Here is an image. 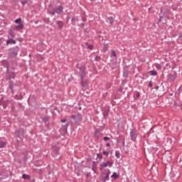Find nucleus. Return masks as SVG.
I'll return each mask as SVG.
<instances>
[{
    "mask_svg": "<svg viewBox=\"0 0 182 182\" xmlns=\"http://www.w3.org/2000/svg\"><path fill=\"white\" fill-rule=\"evenodd\" d=\"M7 75L9 76V79H15L16 75L14 73L9 71V69L7 68Z\"/></svg>",
    "mask_w": 182,
    "mask_h": 182,
    "instance_id": "nucleus-8",
    "label": "nucleus"
},
{
    "mask_svg": "<svg viewBox=\"0 0 182 182\" xmlns=\"http://www.w3.org/2000/svg\"><path fill=\"white\" fill-rule=\"evenodd\" d=\"M124 76L125 77H127V73H124Z\"/></svg>",
    "mask_w": 182,
    "mask_h": 182,
    "instance_id": "nucleus-43",
    "label": "nucleus"
},
{
    "mask_svg": "<svg viewBox=\"0 0 182 182\" xmlns=\"http://www.w3.org/2000/svg\"><path fill=\"white\" fill-rule=\"evenodd\" d=\"M72 119H73L75 120V123H77V122H80V120H82L81 117L77 118V116H76V115H73Z\"/></svg>",
    "mask_w": 182,
    "mask_h": 182,
    "instance_id": "nucleus-14",
    "label": "nucleus"
},
{
    "mask_svg": "<svg viewBox=\"0 0 182 182\" xmlns=\"http://www.w3.org/2000/svg\"><path fill=\"white\" fill-rule=\"evenodd\" d=\"M22 5H26V4H27L26 1H21Z\"/></svg>",
    "mask_w": 182,
    "mask_h": 182,
    "instance_id": "nucleus-36",
    "label": "nucleus"
},
{
    "mask_svg": "<svg viewBox=\"0 0 182 182\" xmlns=\"http://www.w3.org/2000/svg\"><path fill=\"white\" fill-rule=\"evenodd\" d=\"M80 76L81 79V85L82 86V87H85V81L83 80V79L86 77V73H82L80 74Z\"/></svg>",
    "mask_w": 182,
    "mask_h": 182,
    "instance_id": "nucleus-5",
    "label": "nucleus"
},
{
    "mask_svg": "<svg viewBox=\"0 0 182 182\" xmlns=\"http://www.w3.org/2000/svg\"><path fill=\"white\" fill-rule=\"evenodd\" d=\"M11 43H13V45H16V41L14 40L12 38H9V39L6 41V45L8 46L11 45Z\"/></svg>",
    "mask_w": 182,
    "mask_h": 182,
    "instance_id": "nucleus-7",
    "label": "nucleus"
},
{
    "mask_svg": "<svg viewBox=\"0 0 182 182\" xmlns=\"http://www.w3.org/2000/svg\"><path fill=\"white\" fill-rule=\"evenodd\" d=\"M149 73L151 76H157V71L156 70H151Z\"/></svg>",
    "mask_w": 182,
    "mask_h": 182,
    "instance_id": "nucleus-20",
    "label": "nucleus"
},
{
    "mask_svg": "<svg viewBox=\"0 0 182 182\" xmlns=\"http://www.w3.org/2000/svg\"><path fill=\"white\" fill-rule=\"evenodd\" d=\"M88 49H90V50L93 49V45H89Z\"/></svg>",
    "mask_w": 182,
    "mask_h": 182,
    "instance_id": "nucleus-34",
    "label": "nucleus"
},
{
    "mask_svg": "<svg viewBox=\"0 0 182 182\" xmlns=\"http://www.w3.org/2000/svg\"><path fill=\"white\" fill-rule=\"evenodd\" d=\"M9 34L11 36V38H15V36H16V34L14 33V31L12 29L9 30Z\"/></svg>",
    "mask_w": 182,
    "mask_h": 182,
    "instance_id": "nucleus-15",
    "label": "nucleus"
},
{
    "mask_svg": "<svg viewBox=\"0 0 182 182\" xmlns=\"http://www.w3.org/2000/svg\"><path fill=\"white\" fill-rule=\"evenodd\" d=\"M22 178H23V180H29V178H31V176L24 173L22 176Z\"/></svg>",
    "mask_w": 182,
    "mask_h": 182,
    "instance_id": "nucleus-22",
    "label": "nucleus"
},
{
    "mask_svg": "<svg viewBox=\"0 0 182 182\" xmlns=\"http://www.w3.org/2000/svg\"><path fill=\"white\" fill-rule=\"evenodd\" d=\"M136 99H139V97H140V93L139 92H137L136 94Z\"/></svg>",
    "mask_w": 182,
    "mask_h": 182,
    "instance_id": "nucleus-35",
    "label": "nucleus"
},
{
    "mask_svg": "<svg viewBox=\"0 0 182 182\" xmlns=\"http://www.w3.org/2000/svg\"><path fill=\"white\" fill-rule=\"evenodd\" d=\"M42 120L44 121L45 123H48V122H49V117L48 116L43 117L42 118Z\"/></svg>",
    "mask_w": 182,
    "mask_h": 182,
    "instance_id": "nucleus-23",
    "label": "nucleus"
},
{
    "mask_svg": "<svg viewBox=\"0 0 182 182\" xmlns=\"http://www.w3.org/2000/svg\"><path fill=\"white\" fill-rule=\"evenodd\" d=\"M106 146L107 147H110V142L107 143Z\"/></svg>",
    "mask_w": 182,
    "mask_h": 182,
    "instance_id": "nucleus-39",
    "label": "nucleus"
},
{
    "mask_svg": "<svg viewBox=\"0 0 182 182\" xmlns=\"http://www.w3.org/2000/svg\"><path fill=\"white\" fill-rule=\"evenodd\" d=\"M105 117L107 116V114H105Z\"/></svg>",
    "mask_w": 182,
    "mask_h": 182,
    "instance_id": "nucleus-44",
    "label": "nucleus"
},
{
    "mask_svg": "<svg viewBox=\"0 0 182 182\" xmlns=\"http://www.w3.org/2000/svg\"><path fill=\"white\" fill-rule=\"evenodd\" d=\"M23 29V24H18V26H14L13 27V31H22Z\"/></svg>",
    "mask_w": 182,
    "mask_h": 182,
    "instance_id": "nucleus-6",
    "label": "nucleus"
},
{
    "mask_svg": "<svg viewBox=\"0 0 182 182\" xmlns=\"http://www.w3.org/2000/svg\"><path fill=\"white\" fill-rule=\"evenodd\" d=\"M102 154H104V156H109V151H104L103 152H102Z\"/></svg>",
    "mask_w": 182,
    "mask_h": 182,
    "instance_id": "nucleus-29",
    "label": "nucleus"
},
{
    "mask_svg": "<svg viewBox=\"0 0 182 182\" xmlns=\"http://www.w3.org/2000/svg\"><path fill=\"white\" fill-rule=\"evenodd\" d=\"M96 168H97L96 164H93L92 166V170L94 173L96 172Z\"/></svg>",
    "mask_w": 182,
    "mask_h": 182,
    "instance_id": "nucleus-28",
    "label": "nucleus"
},
{
    "mask_svg": "<svg viewBox=\"0 0 182 182\" xmlns=\"http://www.w3.org/2000/svg\"><path fill=\"white\" fill-rule=\"evenodd\" d=\"M176 77H177V76L176 75H171L170 74L168 75V78L170 79V80H171L172 82L176 80Z\"/></svg>",
    "mask_w": 182,
    "mask_h": 182,
    "instance_id": "nucleus-16",
    "label": "nucleus"
},
{
    "mask_svg": "<svg viewBox=\"0 0 182 182\" xmlns=\"http://www.w3.org/2000/svg\"><path fill=\"white\" fill-rule=\"evenodd\" d=\"M16 134H21V136H23V130L16 131Z\"/></svg>",
    "mask_w": 182,
    "mask_h": 182,
    "instance_id": "nucleus-25",
    "label": "nucleus"
},
{
    "mask_svg": "<svg viewBox=\"0 0 182 182\" xmlns=\"http://www.w3.org/2000/svg\"><path fill=\"white\" fill-rule=\"evenodd\" d=\"M109 140H110V137H108V136H105L104 137V141H109Z\"/></svg>",
    "mask_w": 182,
    "mask_h": 182,
    "instance_id": "nucleus-30",
    "label": "nucleus"
},
{
    "mask_svg": "<svg viewBox=\"0 0 182 182\" xmlns=\"http://www.w3.org/2000/svg\"><path fill=\"white\" fill-rule=\"evenodd\" d=\"M18 55V53L16 51H11L9 53V56H11V58H15V56H16Z\"/></svg>",
    "mask_w": 182,
    "mask_h": 182,
    "instance_id": "nucleus-17",
    "label": "nucleus"
},
{
    "mask_svg": "<svg viewBox=\"0 0 182 182\" xmlns=\"http://www.w3.org/2000/svg\"><path fill=\"white\" fill-rule=\"evenodd\" d=\"M56 25H57V27L58 28V29L62 30V29H63V26L65 24L63 23V21H56Z\"/></svg>",
    "mask_w": 182,
    "mask_h": 182,
    "instance_id": "nucleus-9",
    "label": "nucleus"
},
{
    "mask_svg": "<svg viewBox=\"0 0 182 182\" xmlns=\"http://www.w3.org/2000/svg\"><path fill=\"white\" fill-rule=\"evenodd\" d=\"M6 147V142L2 139H0V149H4Z\"/></svg>",
    "mask_w": 182,
    "mask_h": 182,
    "instance_id": "nucleus-11",
    "label": "nucleus"
},
{
    "mask_svg": "<svg viewBox=\"0 0 182 182\" xmlns=\"http://www.w3.org/2000/svg\"><path fill=\"white\" fill-rule=\"evenodd\" d=\"M95 59L97 62H99V60H100V56L97 55Z\"/></svg>",
    "mask_w": 182,
    "mask_h": 182,
    "instance_id": "nucleus-31",
    "label": "nucleus"
},
{
    "mask_svg": "<svg viewBox=\"0 0 182 182\" xmlns=\"http://www.w3.org/2000/svg\"><path fill=\"white\" fill-rule=\"evenodd\" d=\"M155 66L158 70H161V65L156 64Z\"/></svg>",
    "mask_w": 182,
    "mask_h": 182,
    "instance_id": "nucleus-27",
    "label": "nucleus"
},
{
    "mask_svg": "<svg viewBox=\"0 0 182 182\" xmlns=\"http://www.w3.org/2000/svg\"><path fill=\"white\" fill-rule=\"evenodd\" d=\"M159 87H160L159 86L156 85V86L155 87L156 90H159Z\"/></svg>",
    "mask_w": 182,
    "mask_h": 182,
    "instance_id": "nucleus-40",
    "label": "nucleus"
},
{
    "mask_svg": "<svg viewBox=\"0 0 182 182\" xmlns=\"http://www.w3.org/2000/svg\"><path fill=\"white\" fill-rule=\"evenodd\" d=\"M97 156L99 159H102L103 157V155H102V154H97Z\"/></svg>",
    "mask_w": 182,
    "mask_h": 182,
    "instance_id": "nucleus-32",
    "label": "nucleus"
},
{
    "mask_svg": "<svg viewBox=\"0 0 182 182\" xmlns=\"http://www.w3.org/2000/svg\"><path fill=\"white\" fill-rule=\"evenodd\" d=\"M48 14L53 16L55 15V14H57L58 15H62V14H63V6L60 5L52 11L48 10Z\"/></svg>",
    "mask_w": 182,
    "mask_h": 182,
    "instance_id": "nucleus-1",
    "label": "nucleus"
},
{
    "mask_svg": "<svg viewBox=\"0 0 182 182\" xmlns=\"http://www.w3.org/2000/svg\"><path fill=\"white\" fill-rule=\"evenodd\" d=\"M113 166V163L110 161H107L106 162H102L100 165V171H103V168H106V167H112Z\"/></svg>",
    "mask_w": 182,
    "mask_h": 182,
    "instance_id": "nucleus-4",
    "label": "nucleus"
},
{
    "mask_svg": "<svg viewBox=\"0 0 182 182\" xmlns=\"http://www.w3.org/2000/svg\"><path fill=\"white\" fill-rule=\"evenodd\" d=\"M106 22H107V23H109L110 25H113V23H114V18L108 17L106 18Z\"/></svg>",
    "mask_w": 182,
    "mask_h": 182,
    "instance_id": "nucleus-10",
    "label": "nucleus"
},
{
    "mask_svg": "<svg viewBox=\"0 0 182 182\" xmlns=\"http://www.w3.org/2000/svg\"><path fill=\"white\" fill-rule=\"evenodd\" d=\"M61 123H66V119H62Z\"/></svg>",
    "mask_w": 182,
    "mask_h": 182,
    "instance_id": "nucleus-41",
    "label": "nucleus"
},
{
    "mask_svg": "<svg viewBox=\"0 0 182 182\" xmlns=\"http://www.w3.org/2000/svg\"><path fill=\"white\" fill-rule=\"evenodd\" d=\"M79 69H80V75L82 73H86V67L81 66Z\"/></svg>",
    "mask_w": 182,
    "mask_h": 182,
    "instance_id": "nucleus-12",
    "label": "nucleus"
},
{
    "mask_svg": "<svg viewBox=\"0 0 182 182\" xmlns=\"http://www.w3.org/2000/svg\"><path fill=\"white\" fill-rule=\"evenodd\" d=\"M68 126H69V124H67L65 126H64V128L65 129V130H68Z\"/></svg>",
    "mask_w": 182,
    "mask_h": 182,
    "instance_id": "nucleus-37",
    "label": "nucleus"
},
{
    "mask_svg": "<svg viewBox=\"0 0 182 182\" xmlns=\"http://www.w3.org/2000/svg\"><path fill=\"white\" fill-rule=\"evenodd\" d=\"M15 23H17L18 25L23 24L22 23V18H19L15 20Z\"/></svg>",
    "mask_w": 182,
    "mask_h": 182,
    "instance_id": "nucleus-21",
    "label": "nucleus"
},
{
    "mask_svg": "<svg viewBox=\"0 0 182 182\" xmlns=\"http://www.w3.org/2000/svg\"><path fill=\"white\" fill-rule=\"evenodd\" d=\"M109 176H110V170L105 169V171L102 173V182L109 181V180H110Z\"/></svg>",
    "mask_w": 182,
    "mask_h": 182,
    "instance_id": "nucleus-2",
    "label": "nucleus"
},
{
    "mask_svg": "<svg viewBox=\"0 0 182 182\" xmlns=\"http://www.w3.org/2000/svg\"><path fill=\"white\" fill-rule=\"evenodd\" d=\"M82 20L85 21V18H82Z\"/></svg>",
    "mask_w": 182,
    "mask_h": 182,
    "instance_id": "nucleus-45",
    "label": "nucleus"
},
{
    "mask_svg": "<svg viewBox=\"0 0 182 182\" xmlns=\"http://www.w3.org/2000/svg\"><path fill=\"white\" fill-rule=\"evenodd\" d=\"M92 1V2H93L95 0H91Z\"/></svg>",
    "mask_w": 182,
    "mask_h": 182,
    "instance_id": "nucleus-46",
    "label": "nucleus"
},
{
    "mask_svg": "<svg viewBox=\"0 0 182 182\" xmlns=\"http://www.w3.org/2000/svg\"><path fill=\"white\" fill-rule=\"evenodd\" d=\"M86 177H87V178L90 177V173H87L86 174Z\"/></svg>",
    "mask_w": 182,
    "mask_h": 182,
    "instance_id": "nucleus-42",
    "label": "nucleus"
},
{
    "mask_svg": "<svg viewBox=\"0 0 182 182\" xmlns=\"http://www.w3.org/2000/svg\"><path fill=\"white\" fill-rule=\"evenodd\" d=\"M46 126L47 127H49V121L46 123Z\"/></svg>",
    "mask_w": 182,
    "mask_h": 182,
    "instance_id": "nucleus-38",
    "label": "nucleus"
},
{
    "mask_svg": "<svg viewBox=\"0 0 182 182\" xmlns=\"http://www.w3.org/2000/svg\"><path fill=\"white\" fill-rule=\"evenodd\" d=\"M15 85V84L12 83V82H10L9 85V89L11 90V92L12 94L14 93L15 90H14V86Z\"/></svg>",
    "mask_w": 182,
    "mask_h": 182,
    "instance_id": "nucleus-13",
    "label": "nucleus"
},
{
    "mask_svg": "<svg viewBox=\"0 0 182 182\" xmlns=\"http://www.w3.org/2000/svg\"><path fill=\"white\" fill-rule=\"evenodd\" d=\"M111 178H114V180H116L119 178V175H117V173L114 172L113 174L111 176Z\"/></svg>",
    "mask_w": 182,
    "mask_h": 182,
    "instance_id": "nucleus-19",
    "label": "nucleus"
},
{
    "mask_svg": "<svg viewBox=\"0 0 182 182\" xmlns=\"http://www.w3.org/2000/svg\"><path fill=\"white\" fill-rule=\"evenodd\" d=\"M111 56H114V58H117V55L116 54V51L112 50L111 53Z\"/></svg>",
    "mask_w": 182,
    "mask_h": 182,
    "instance_id": "nucleus-26",
    "label": "nucleus"
},
{
    "mask_svg": "<svg viewBox=\"0 0 182 182\" xmlns=\"http://www.w3.org/2000/svg\"><path fill=\"white\" fill-rule=\"evenodd\" d=\"M14 97L16 99V100H22V99H23V96H22L21 94L15 95Z\"/></svg>",
    "mask_w": 182,
    "mask_h": 182,
    "instance_id": "nucleus-18",
    "label": "nucleus"
},
{
    "mask_svg": "<svg viewBox=\"0 0 182 182\" xmlns=\"http://www.w3.org/2000/svg\"><path fill=\"white\" fill-rule=\"evenodd\" d=\"M115 156L117 159H120V152L119 151H115Z\"/></svg>",
    "mask_w": 182,
    "mask_h": 182,
    "instance_id": "nucleus-24",
    "label": "nucleus"
},
{
    "mask_svg": "<svg viewBox=\"0 0 182 182\" xmlns=\"http://www.w3.org/2000/svg\"><path fill=\"white\" fill-rule=\"evenodd\" d=\"M149 87H153V82L151 81H149Z\"/></svg>",
    "mask_w": 182,
    "mask_h": 182,
    "instance_id": "nucleus-33",
    "label": "nucleus"
},
{
    "mask_svg": "<svg viewBox=\"0 0 182 182\" xmlns=\"http://www.w3.org/2000/svg\"><path fill=\"white\" fill-rule=\"evenodd\" d=\"M130 137L132 141H136L137 139V129L136 127L130 129Z\"/></svg>",
    "mask_w": 182,
    "mask_h": 182,
    "instance_id": "nucleus-3",
    "label": "nucleus"
}]
</instances>
